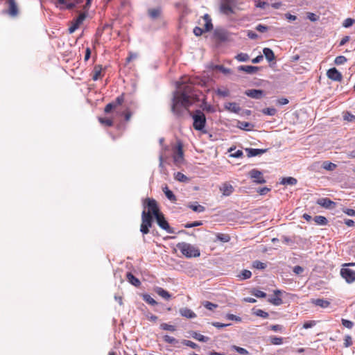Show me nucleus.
<instances>
[{
	"mask_svg": "<svg viewBox=\"0 0 355 355\" xmlns=\"http://www.w3.org/2000/svg\"><path fill=\"white\" fill-rule=\"evenodd\" d=\"M311 302L322 308H327L330 304V302L328 300L323 299H313Z\"/></svg>",
	"mask_w": 355,
	"mask_h": 355,
	"instance_id": "23",
	"label": "nucleus"
},
{
	"mask_svg": "<svg viewBox=\"0 0 355 355\" xmlns=\"http://www.w3.org/2000/svg\"><path fill=\"white\" fill-rule=\"evenodd\" d=\"M269 6L267 2L258 1L256 3V6L260 8H265L266 6Z\"/></svg>",
	"mask_w": 355,
	"mask_h": 355,
	"instance_id": "63",
	"label": "nucleus"
},
{
	"mask_svg": "<svg viewBox=\"0 0 355 355\" xmlns=\"http://www.w3.org/2000/svg\"><path fill=\"white\" fill-rule=\"evenodd\" d=\"M216 68L225 74L230 73L231 71L230 69L225 68L223 65H216Z\"/></svg>",
	"mask_w": 355,
	"mask_h": 355,
	"instance_id": "58",
	"label": "nucleus"
},
{
	"mask_svg": "<svg viewBox=\"0 0 355 355\" xmlns=\"http://www.w3.org/2000/svg\"><path fill=\"white\" fill-rule=\"evenodd\" d=\"M217 238L218 240L223 241V242H228L230 240V236L225 234H219L217 235Z\"/></svg>",
	"mask_w": 355,
	"mask_h": 355,
	"instance_id": "59",
	"label": "nucleus"
},
{
	"mask_svg": "<svg viewBox=\"0 0 355 355\" xmlns=\"http://www.w3.org/2000/svg\"><path fill=\"white\" fill-rule=\"evenodd\" d=\"M349 266H355V263H345L340 270V275L347 283L355 282V270L349 268Z\"/></svg>",
	"mask_w": 355,
	"mask_h": 355,
	"instance_id": "5",
	"label": "nucleus"
},
{
	"mask_svg": "<svg viewBox=\"0 0 355 355\" xmlns=\"http://www.w3.org/2000/svg\"><path fill=\"white\" fill-rule=\"evenodd\" d=\"M280 183L284 185H295L297 184V180L293 177L284 178Z\"/></svg>",
	"mask_w": 355,
	"mask_h": 355,
	"instance_id": "27",
	"label": "nucleus"
},
{
	"mask_svg": "<svg viewBox=\"0 0 355 355\" xmlns=\"http://www.w3.org/2000/svg\"><path fill=\"white\" fill-rule=\"evenodd\" d=\"M182 343L186 346L191 347L192 349H196L198 347L197 344L189 340H184Z\"/></svg>",
	"mask_w": 355,
	"mask_h": 355,
	"instance_id": "51",
	"label": "nucleus"
},
{
	"mask_svg": "<svg viewBox=\"0 0 355 355\" xmlns=\"http://www.w3.org/2000/svg\"><path fill=\"white\" fill-rule=\"evenodd\" d=\"M317 203L323 207L329 208L333 202L329 199L324 198L318 199Z\"/></svg>",
	"mask_w": 355,
	"mask_h": 355,
	"instance_id": "28",
	"label": "nucleus"
},
{
	"mask_svg": "<svg viewBox=\"0 0 355 355\" xmlns=\"http://www.w3.org/2000/svg\"><path fill=\"white\" fill-rule=\"evenodd\" d=\"M238 69L239 71H243L246 72L247 73L252 74V73H256L258 71L259 67H254V66L241 65V66H239Z\"/></svg>",
	"mask_w": 355,
	"mask_h": 355,
	"instance_id": "21",
	"label": "nucleus"
},
{
	"mask_svg": "<svg viewBox=\"0 0 355 355\" xmlns=\"http://www.w3.org/2000/svg\"><path fill=\"white\" fill-rule=\"evenodd\" d=\"M202 304H203V306H204L206 309H209V310H211V311H212L214 309H215V308H216V307L218 306V305H217V304H214V303H211V302H208V301H205V302H202Z\"/></svg>",
	"mask_w": 355,
	"mask_h": 355,
	"instance_id": "43",
	"label": "nucleus"
},
{
	"mask_svg": "<svg viewBox=\"0 0 355 355\" xmlns=\"http://www.w3.org/2000/svg\"><path fill=\"white\" fill-rule=\"evenodd\" d=\"M256 30L259 31V32H261V33H264L265 31H266L268 30V28H267V26H266L264 25L258 24L256 26Z\"/></svg>",
	"mask_w": 355,
	"mask_h": 355,
	"instance_id": "64",
	"label": "nucleus"
},
{
	"mask_svg": "<svg viewBox=\"0 0 355 355\" xmlns=\"http://www.w3.org/2000/svg\"><path fill=\"white\" fill-rule=\"evenodd\" d=\"M352 344V338L349 336H346L345 338L344 345L346 347H349Z\"/></svg>",
	"mask_w": 355,
	"mask_h": 355,
	"instance_id": "62",
	"label": "nucleus"
},
{
	"mask_svg": "<svg viewBox=\"0 0 355 355\" xmlns=\"http://www.w3.org/2000/svg\"><path fill=\"white\" fill-rule=\"evenodd\" d=\"M236 126L241 130L248 131L252 130L254 128L253 124L245 121H238Z\"/></svg>",
	"mask_w": 355,
	"mask_h": 355,
	"instance_id": "24",
	"label": "nucleus"
},
{
	"mask_svg": "<svg viewBox=\"0 0 355 355\" xmlns=\"http://www.w3.org/2000/svg\"><path fill=\"white\" fill-rule=\"evenodd\" d=\"M248 175L250 178H252L253 181L257 184H263L266 182L262 173L257 169L251 170Z\"/></svg>",
	"mask_w": 355,
	"mask_h": 355,
	"instance_id": "11",
	"label": "nucleus"
},
{
	"mask_svg": "<svg viewBox=\"0 0 355 355\" xmlns=\"http://www.w3.org/2000/svg\"><path fill=\"white\" fill-rule=\"evenodd\" d=\"M263 55L266 59L268 62H271L275 60V57L273 51L269 48H264L263 50Z\"/></svg>",
	"mask_w": 355,
	"mask_h": 355,
	"instance_id": "25",
	"label": "nucleus"
},
{
	"mask_svg": "<svg viewBox=\"0 0 355 355\" xmlns=\"http://www.w3.org/2000/svg\"><path fill=\"white\" fill-rule=\"evenodd\" d=\"M157 225L162 230H166L168 233L172 234L174 232L173 229L170 227L168 223L166 220L162 213H159V214H156L155 216Z\"/></svg>",
	"mask_w": 355,
	"mask_h": 355,
	"instance_id": "8",
	"label": "nucleus"
},
{
	"mask_svg": "<svg viewBox=\"0 0 355 355\" xmlns=\"http://www.w3.org/2000/svg\"><path fill=\"white\" fill-rule=\"evenodd\" d=\"M266 149H257V148H246L245 151L248 153V157H255L260 155L266 152Z\"/></svg>",
	"mask_w": 355,
	"mask_h": 355,
	"instance_id": "18",
	"label": "nucleus"
},
{
	"mask_svg": "<svg viewBox=\"0 0 355 355\" xmlns=\"http://www.w3.org/2000/svg\"><path fill=\"white\" fill-rule=\"evenodd\" d=\"M225 109L229 112L238 114L241 108L236 103L230 102L225 104Z\"/></svg>",
	"mask_w": 355,
	"mask_h": 355,
	"instance_id": "17",
	"label": "nucleus"
},
{
	"mask_svg": "<svg viewBox=\"0 0 355 355\" xmlns=\"http://www.w3.org/2000/svg\"><path fill=\"white\" fill-rule=\"evenodd\" d=\"M86 18V15L85 13H81L79 15V16L74 20L73 23L76 24L78 26H79L83 21Z\"/></svg>",
	"mask_w": 355,
	"mask_h": 355,
	"instance_id": "41",
	"label": "nucleus"
},
{
	"mask_svg": "<svg viewBox=\"0 0 355 355\" xmlns=\"http://www.w3.org/2000/svg\"><path fill=\"white\" fill-rule=\"evenodd\" d=\"M347 62V58L345 56L340 55L336 58L335 63L336 64H343Z\"/></svg>",
	"mask_w": 355,
	"mask_h": 355,
	"instance_id": "48",
	"label": "nucleus"
},
{
	"mask_svg": "<svg viewBox=\"0 0 355 355\" xmlns=\"http://www.w3.org/2000/svg\"><path fill=\"white\" fill-rule=\"evenodd\" d=\"M327 77L334 81H341L343 78V76L340 72H339L336 68H331L329 69L327 72Z\"/></svg>",
	"mask_w": 355,
	"mask_h": 355,
	"instance_id": "14",
	"label": "nucleus"
},
{
	"mask_svg": "<svg viewBox=\"0 0 355 355\" xmlns=\"http://www.w3.org/2000/svg\"><path fill=\"white\" fill-rule=\"evenodd\" d=\"M343 119L345 121L352 122L355 121V115L346 112L343 113Z\"/></svg>",
	"mask_w": 355,
	"mask_h": 355,
	"instance_id": "38",
	"label": "nucleus"
},
{
	"mask_svg": "<svg viewBox=\"0 0 355 355\" xmlns=\"http://www.w3.org/2000/svg\"><path fill=\"white\" fill-rule=\"evenodd\" d=\"M144 206L148 207V211L151 212V216H155L156 214L161 213L157 207V202L154 199L146 198L144 201Z\"/></svg>",
	"mask_w": 355,
	"mask_h": 355,
	"instance_id": "9",
	"label": "nucleus"
},
{
	"mask_svg": "<svg viewBox=\"0 0 355 355\" xmlns=\"http://www.w3.org/2000/svg\"><path fill=\"white\" fill-rule=\"evenodd\" d=\"M9 11L8 13L12 17H15L18 14V9L15 0H8Z\"/></svg>",
	"mask_w": 355,
	"mask_h": 355,
	"instance_id": "20",
	"label": "nucleus"
},
{
	"mask_svg": "<svg viewBox=\"0 0 355 355\" xmlns=\"http://www.w3.org/2000/svg\"><path fill=\"white\" fill-rule=\"evenodd\" d=\"M115 107H114V104H113L112 103H108L105 107V113H109L110 112H111L112 110H115Z\"/></svg>",
	"mask_w": 355,
	"mask_h": 355,
	"instance_id": "60",
	"label": "nucleus"
},
{
	"mask_svg": "<svg viewBox=\"0 0 355 355\" xmlns=\"http://www.w3.org/2000/svg\"><path fill=\"white\" fill-rule=\"evenodd\" d=\"M282 292L279 290L274 291V296L268 298V301L273 305L279 306L282 304V300L278 297V295L281 294Z\"/></svg>",
	"mask_w": 355,
	"mask_h": 355,
	"instance_id": "16",
	"label": "nucleus"
},
{
	"mask_svg": "<svg viewBox=\"0 0 355 355\" xmlns=\"http://www.w3.org/2000/svg\"><path fill=\"white\" fill-rule=\"evenodd\" d=\"M143 299L146 302H147L148 304H149L150 305L154 306L157 304V302L153 298H152L150 297V295H149L148 294L144 295Z\"/></svg>",
	"mask_w": 355,
	"mask_h": 355,
	"instance_id": "37",
	"label": "nucleus"
},
{
	"mask_svg": "<svg viewBox=\"0 0 355 355\" xmlns=\"http://www.w3.org/2000/svg\"><path fill=\"white\" fill-rule=\"evenodd\" d=\"M161 10L159 8H153L148 10L150 17L153 19H155L159 16Z\"/></svg>",
	"mask_w": 355,
	"mask_h": 355,
	"instance_id": "32",
	"label": "nucleus"
},
{
	"mask_svg": "<svg viewBox=\"0 0 355 355\" xmlns=\"http://www.w3.org/2000/svg\"><path fill=\"white\" fill-rule=\"evenodd\" d=\"M126 277L128 281L135 286L137 287L140 286L141 282L139 279L135 277L131 272H128Z\"/></svg>",
	"mask_w": 355,
	"mask_h": 355,
	"instance_id": "26",
	"label": "nucleus"
},
{
	"mask_svg": "<svg viewBox=\"0 0 355 355\" xmlns=\"http://www.w3.org/2000/svg\"><path fill=\"white\" fill-rule=\"evenodd\" d=\"M271 340V343L273 345H282V343H283V339L282 338H280V337H272L270 338Z\"/></svg>",
	"mask_w": 355,
	"mask_h": 355,
	"instance_id": "50",
	"label": "nucleus"
},
{
	"mask_svg": "<svg viewBox=\"0 0 355 355\" xmlns=\"http://www.w3.org/2000/svg\"><path fill=\"white\" fill-rule=\"evenodd\" d=\"M124 101V96L123 95H121L118 96L116 100L113 102H112L113 104H114V107L116 109L119 105H121Z\"/></svg>",
	"mask_w": 355,
	"mask_h": 355,
	"instance_id": "42",
	"label": "nucleus"
},
{
	"mask_svg": "<svg viewBox=\"0 0 355 355\" xmlns=\"http://www.w3.org/2000/svg\"><path fill=\"white\" fill-rule=\"evenodd\" d=\"M101 66H96L94 67V75H93V80H97L99 78V76H101Z\"/></svg>",
	"mask_w": 355,
	"mask_h": 355,
	"instance_id": "39",
	"label": "nucleus"
},
{
	"mask_svg": "<svg viewBox=\"0 0 355 355\" xmlns=\"http://www.w3.org/2000/svg\"><path fill=\"white\" fill-rule=\"evenodd\" d=\"M219 190L223 196H229L234 192V188L230 183L225 182L220 186Z\"/></svg>",
	"mask_w": 355,
	"mask_h": 355,
	"instance_id": "13",
	"label": "nucleus"
},
{
	"mask_svg": "<svg viewBox=\"0 0 355 355\" xmlns=\"http://www.w3.org/2000/svg\"><path fill=\"white\" fill-rule=\"evenodd\" d=\"M354 23V19H351V18H347V19H346L344 21V22H343V26H344V27H345V28H349V27H350L351 26H352Z\"/></svg>",
	"mask_w": 355,
	"mask_h": 355,
	"instance_id": "57",
	"label": "nucleus"
},
{
	"mask_svg": "<svg viewBox=\"0 0 355 355\" xmlns=\"http://www.w3.org/2000/svg\"><path fill=\"white\" fill-rule=\"evenodd\" d=\"M342 324L348 329H352L353 327L354 323L348 320L342 319Z\"/></svg>",
	"mask_w": 355,
	"mask_h": 355,
	"instance_id": "53",
	"label": "nucleus"
},
{
	"mask_svg": "<svg viewBox=\"0 0 355 355\" xmlns=\"http://www.w3.org/2000/svg\"><path fill=\"white\" fill-rule=\"evenodd\" d=\"M220 10L222 13L228 16L234 13V8L232 6L230 0H223Z\"/></svg>",
	"mask_w": 355,
	"mask_h": 355,
	"instance_id": "10",
	"label": "nucleus"
},
{
	"mask_svg": "<svg viewBox=\"0 0 355 355\" xmlns=\"http://www.w3.org/2000/svg\"><path fill=\"white\" fill-rule=\"evenodd\" d=\"M315 324V322L313 320L305 322L303 324L304 329H309L313 327Z\"/></svg>",
	"mask_w": 355,
	"mask_h": 355,
	"instance_id": "61",
	"label": "nucleus"
},
{
	"mask_svg": "<svg viewBox=\"0 0 355 355\" xmlns=\"http://www.w3.org/2000/svg\"><path fill=\"white\" fill-rule=\"evenodd\" d=\"M252 295H254L257 297H266V293L259 291V290H255L252 292Z\"/></svg>",
	"mask_w": 355,
	"mask_h": 355,
	"instance_id": "55",
	"label": "nucleus"
},
{
	"mask_svg": "<svg viewBox=\"0 0 355 355\" xmlns=\"http://www.w3.org/2000/svg\"><path fill=\"white\" fill-rule=\"evenodd\" d=\"M177 248L180 250L182 254L188 258L198 257L200 255V251L191 244L182 242L176 245Z\"/></svg>",
	"mask_w": 355,
	"mask_h": 355,
	"instance_id": "2",
	"label": "nucleus"
},
{
	"mask_svg": "<svg viewBox=\"0 0 355 355\" xmlns=\"http://www.w3.org/2000/svg\"><path fill=\"white\" fill-rule=\"evenodd\" d=\"M202 225V221H195L193 223H187L184 227L186 228H191V227H197V226H200V225Z\"/></svg>",
	"mask_w": 355,
	"mask_h": 355,
	"instance_id": "56",
	"label": "nucleus"
},
{
	"mask_svg": "<svg viewBox=\"0 0 355 355\" xmlns=\"http://www.w3.org/2000/svg\"><path fill=\"white\" fill-rule=\"evenodd\" d=\"M252 266L257 269H264L266 267V264L259 261H255L253 262Z\"/></svg>",
	"mask_w": 355,
	"mask_h": 355,
	"instance_id": "45",
	"label": "nucleus"
},
{
	"mask_svg": "<svg viewBox=\"0 0 355 355\" xmlns=\"http://www.w3.org/2000/svg\"><path fill=\"white\" fill-rule=\"evenodd\" d=\"M192 337L197 340L201 341V342H207L209 340V338L207 336H205L200 334H198L197 332H194L192 335Z\"/></svg>",
	"mask_w": 355,
	"mask_h": 355,
	"instance_id": "33",
	"label": "nucleus"
},
{
	"mask_svg": "<svg viewBox=\"0 0 355 355\" xmlns=\"http://www.w3.org/2000/svg\"><path fill=\"white\" fill-rule=\"evenodd\" d=\"M235 59L239 62H247L250 59V56L247 53H240L235 56Z\"/></svg>",
	"mask_w": 355,
	"mask_h": 355,
	"instance_id": "31",
	"label": "nucleus"
},
{
	"mask_svg": "<svg viewBox=\"0 0 355 355\" xmlns=\"http://www.w3.org/2000/svg\"><path fill=\"white\" fill-rule=\"evenodd\" d=\"M174 178L176 180L181 182H187L189 180V178L180 172H177L174 174Z\"/></svg>",
	"mask_w": 355,
	"mask_h": 355,
	"instance_id": "29",
	"label": "nucleus"
},
{
	"mask_svg": "<svg viewBox=\"0 0 355 355\" xmlns=\"http://www.w3.org/2000/svg\"><path fill=\"white\" fill-rule=\"evenodd\" d=\"M154 291L158 295L165 300H169L171 297V294L168 291L161 287L157 286L154 288Z\"/></svg>",
	"mask_w": 355,
	"mask_h": 355,
	"instance_id": "19",
	"label": "nucleus"
},
{
	"mask_svg": "<svg viewBox=\"0 0 355 355\" xmlns=\"http://www.w3.org/2000/svg\"><path fill=\"white\" fill-rule=\"evenodd\" d=\"M199 24L202 26L203 29L206 31H210L213 28L211 19L208 14H205L200 20Z\"/></svg>",
	"mask_w": 355,
	"mask_h": 355,
	"instance_id": "12",
	"label": "nucleus"
},
{
	"mask_svg": "<svg viewBox=\"0 0 355 355\" xmlns=\"http://www.w3.org/2000/svg\"><path fill=\"white\" fill-rule=\"evenodd\" d=\"M180 313L182 316H184L187 318H194L196 317V315L194 312H193L191 309L187 308H183L180 310Z\"/></svg>",
	"mask_w": 355,
	"mask_h": 355,
	"instance_id": "22",
	"label": "nucleus"
},
{
	"mask_svg": "<svg viewBox=\"0 0 355 355\" xmlns=\"http://www.w3.org/2000/svg\"><path fill=\"white\" fill-rule=\"evenodd\" d=\"M193 119V126L196 130H202L205 126L206 118L204 113L200 110H196L193 114H191Z\"/></svg>",
	"mask_w": 355,
	"mask_h": 355,
	"instance_id": "4",
	"label": "nucleus"
},
{
	"mask_svg": "<svg viewBox=\"0 0 355 355\" xmlns=\"http://www.w3.org/2000/svg\"><path fill=\"white\" fill-rule=\"evenodd\" d=\"M245 94L252 98L260 99L263 97V92L261 89H248L245 92Z\"/></svg>",
	"mask_w": 355,
	"mask_h": 355,
	"instance_id": "15",
	"label": "nucleus"
},
{
	"mask_svg": "<svg viewBox=\"0 0 355 355\" xmlns=\"http://www.w3.org/2000/svg\"><path fill=\"white\" fill-rule=\"evenodd\" d=\"M277 112L276 109L273 107H268L263 110V113L269 116H274Z\"/></svg>",
	"mask_w": 355,
	"mask_h": 355,
	"instance_id": "44",
	"label": "nucleus"
},
{
	"mask_svg": "<svg viewBox=\"0 0 355 355\" xmlns=\"http://www.w3.org/2000/svg\"><path fill=\"white\" fill-rule=\"evenodd\" d=\"M83 2V0H58L55 3L57 8L60 9H72L77 4Z\"/></svg>",
	"mask_w": 355,
	"mask_h": 355,
	"instance_id": "7",
	"label": "nucleus"
},
{
	"mask_svg": "<svg viewBox=\"0 0 355 355\" xmlns=\"http://www.w3.org/2000/svg\"><path fill=\"white\" fill-rule=\"evenodd\" d=\"M160 327L164 330L170 331H174L175 330V327L174 326L168 324L166 323L162 324L160 325Z\"/></svg>",
	"mask_w": 355,
	"mask_h": 355,
	"instance_id": "49",
	"label": "nucleus"
},
{
	"mask_svg": "<svg viewBox=\"0 0 355 355\" xmlns=\"http://www.w3.org/2000/svg\"><path fill=\"white\" fill-rule=\"evenodd\" d=\"M163 339L166 343L173 345H176L178 343V340L177 339L168 335L164 336Z\"/></svg>",
	"mask_w": 355,
	"mask_h": 355,
	"instance_id": "40",
	"label": "nucleus"
},
{
	"mask_svg": "<svg viewBox=\"0 0 355 355\" xmlns=\"http://www.w3.org/2000/svg\"><path fill=\"white\" fill-rule=\"evenodd\" d=\"M185 80L177 83V89L172 99L171 111L178 116H182L188 107L192 104L195 95L192 93L193 87L191 85H184Z\"/></svg>",
	"mask_w": 355,
	"mask_h": 355,
	"instance_id": "1",
	"label": "nucleus"
},
{
	"mask_svg": "<svg viewBox=\"0 0 355 355\" xmlns=\"http://www.w3.org/2000/svg\"><path fill=\"white\" fill-rule=\"evenodd\" d=\"M254 313L256 315L263 318H266L268 317V313L261 309H257L256 311H254Z\"/></svg>",
	"mask_w": 355,
	"mask_h": 355,
	"instance_id": "47",
	"label": "nucleus"
},
{
	"mask_svg": "<svg viewBox=\"0 0 355 355\" xmlns=\"http://www.w3.org/2000/svg\"><path fill=\"white\" fill-rule=\"evenodd\" d=\"M153 223V216L150 211H146L145 209L141 213V224L140 231L144 234L149 232V228L151 227Z\"/></svg>",
	"mask_w": 355,
	"mask_h": 355,
	"instance_id": "3",
	"label": "nucleus"
},
{
	"mask_svg": "<svg viewBox=\"0 0 355 355\" xmlns=\"http://www.w3.org/2000/svg\"><path fill=\"white\" fill-rule=\"evenodd\" d=\"M173 160L176 165H180L184 162L182 144L180 141L178 142L177 146L173 149Z\"/></svg>",
	"mask_w": 355,
	"mask_h": 355,
	"instance_id": "6",
	"label": "nucleus"
},
{
	"mask_svg": "<svg viewBox=\"0 0 355 355\" xmlns=\"http://www.w3.org/2000/svg\"><path fill=\"white\" fill-rule=\"evenodd\" d=\"M165 195L167 197V198L171 201L175 202L176 200L175 196L171 190H167V192H165Z\"/></svg>",
	"mask_w": 355,
	"mask_h": 355,
	"instance_id": "52",
	"label": "nucleus"
},
{
	"mask_svg": "<svg viewBox=\"0 0 355 355\" xmlns=\"http://www.w3.org/2000/svg\"><path fill=\"white\" fill-rule=\"evenodd\" d=\"M314 221L318 224V225H326L327 223V219L322 216H316L315 218H314Z\"/></svg>",
	"mask_w": 355,
	"mask_h": 355,
	"instance_id": "36",
	"label": "nucleus"
},
{
	"mask_svg": "<svg viewBox=\"0 0 355 355\" xmlns=\"http://www.w3.org/2000/svg\"><path fill=\"white\" fill-rule=\"evenodd\" d=\"M188 207L190 209H191L193 211L198 212V213L203 212L205 210V207H203L200 205L191 204V205H189Z\"/></svg>",
	"mask_w": 355,
	"mask_h": 355,
	"instance_id": "30",
	"label": "nucleus"
},
{
	"mask_svg": "<svg viewBox=\"0 0 355 355\" xmlns=\"http://www.w3.org/2000/svg\"><path fill=\"white\" fill-rule=\"evenodd\" d=\"M204 32H206L203 28H200L198 26H196L193 29V33L196 36H200L202 35Z\"/></svg>",
	"mask_w": 355,
	"mask_h": 355,
	"instance_id": "54",
	"label": "nucleus"
},
{
	"mask_svg": "<svg viewBox=\"0 0 355 355\" xmlns=\"http://www.w3.org/2000/svg\"><path fill=\"white\" fill-rule=\"evenodd\" d=\"M252 276V272L248 270H243L241 271V274L238 275V277L240 278V279H247L250 278Z\"/></svg>",
	"mask_w": 355,
	"mask_h": 355,
	"instance_id": "35",
	"label": "nucleus"
},
{
	"mask_svg": "<svg viewBox=\"0 0 355 355\" xmlns=\"http://www.w3.org/2000/svg\"><path fill=\"white\" fill-rule=\"evenodd\" d=\"M322 168L327 171H334L336 168V165L330 162H324L322 163Z\"/></svg>",
	"mask_w": 355,
	"mask_h": 355,
	"instance_id": "34",
	"label": "nucleus"
},
{
	"mask_svg": "<svg viewBox=\"0 0 355 355\" xmlns=\"http://www.w3.org/2000/svg\"><path fill=\"white\" fill-rule=\"evenodd\" d=\"M99 122L106 126H112L113 124L112 121L107 118H99Z\"/></svg>",
	"mask_w": 355,
	"mask_h": 355,
	"instance_id": "46",
	"label": "nucleus"
}]
</instances>
